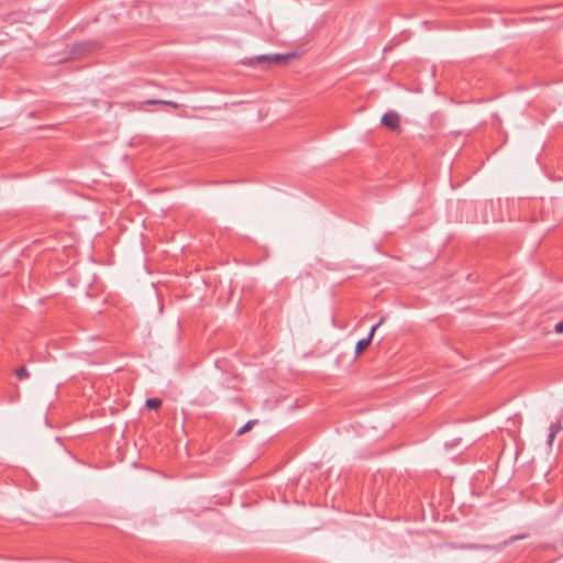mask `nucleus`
Instances as JSON below:
<instances>
[{
	"label": "nucleus",
	"mask_w": 563,
	"mask_h": 563,
	"mask_svg": "<svg viewBox=\"0 0 563 563\" xmlns=\"http://www.w3.org/2000/svg\"><path fill=\"white\" fill-rule=\"evenodd\" d=\"M161 103H164V104H168V106H172L174 108H178V103L174 102V101H159Z\"/></svg>",
	"instance_id": "12"
},
{
	"label": "nucleus",
	"mask_w": 563,
	"mask_h": 563,
	"mask_svg": "<svg viewBox=\"0 0 563 563\" xmlns=\"http://www.w3.org/2000/svg\"><path fill=\"white\" fill-rule=\"evenodd\" d=\"M554 331L556 333H563V320L558 322L555 325H554Z\"/></svg>",
	"instance_id": "10"
},
{
	"label": "nucleus",
	"mask_w": 563,
	"mask_h": 563,
	"mask_svg": "<svg viewBox=\"0 0 563 563\" xmlns=\"http://www.w3.org/2000/svg\"><path fill=\"white\" fill-rule=\"evenodd\" d=\"M523 538H526V534L514 536V537L510 538L509 543H512L516 540H520V539H523Z\"/></svg>",
	"instance_id": "11"
},
{
	"label": "nucleus",
	"mask_w": 563,
	"mask_h": 563,
	"mask_svg": "<svg viewBox=\"0 0 563 563\" xmlns=\"http://www.w3.org/2000/svg\"><path fill=\"white\" fill-rule=\"evenodd\" d=\"M562 430V422H561V419H558L555 422H552L551 426H550V429H549V434H548V444L549 446L552 445L554 439H555V435Z\"/></svg>",
	"instance_id": "3"
},
{
	"label": "nucleus",
	"mask_w": 563,
	"mask_h": 563,
	"mask_svg": "<svg viewBox=\"0 0 563 563\" xmlns=\"http://www.w3.org/2000/svg\"><path fill=\"white\" fill-rule=\"evenodd\" d=\"M384 321H385V317H382L380 320L371 328V331H369V333L367 335V336H371V341L373 340L375 331L380 327V324Z\"/></svg>",
	"instance_id": "9"
},
{
	"label": "nucleus",
	"mask_w": 563,
	"mask_h": 563,
	"mask_svg": "<svg viewBox=\"0 0 563 563\" xmlns=\"http://www.w3.org/2000/svg\"><path fill=\"white\" fill-rule=\"evenodd\" d=\"M89 44H86V43H79L76 45L75 47V54L76 55H80V54H84L86 52H88V48H89Z\"/></svg>",
	"instance_id": "8"
},
{
	"label": "nucleus",
	"mask_w": 563,
	"mask_h": 563,
	"mask_svg": "<svg viewBox=\"0 0 563 563\" xmlns=\"http://www.w3.org/2000/svg\"><path fill=\"white\" fill-rule=\"evenodd\" d=\"M292 56H294L292 54H273V55H261V56H257L256 58L258 62L268 60L271 63L272 62L284 63Z\"/></svg>",
	"instance_id": "2"
},
{
	"label": "nucleus",
	"mask_w": 563,
	"mask_h": 563,
	"mask_svg": "<svg viewBox=\"0 0 563 563\" xmlns=\"http://www.w3.org/2000/svg\"><path fill=\"white\" fill-rule=\"evenodd\" d=\"M380 123L393 131H397L400 128V117L395 111H388L382 117Z\"/></svg>",
	"instance_id": "1"
},
{
	"label": "nucleus",
	"mask_w": 563,
	"mask_h": 563,
	"mask_svg": "<svg viewBox=\"0 0 563 563\" xmlns=\"http://www.w3.org/2000/svg\"><path fill=\"white\" fill-rule=\"evenodd\" d=\"M257 423V420H249L238 432V435H241L247 431H250L255 424Z\"/></svg>",
	"instance_id": "7"
},
{
	"label": "nucleus",
	"mask_w": 563,
	"mask_h": 563,
	"mask_svg": "<svg viewBox=\"0 0 563 563\" xmlns=\"http://www.w3.org/2000/svg\"><path fill=\"white\" fill-rule=\"evenodd\" d=\"M15 375L21 380L30 378V373H29V371L26 369L25 366H21V367L16 368L15 369Z\"/></svg>",
	"instance_id": "6"
},
{
	"label": "nucleus",
	"mask_w": 563,
	"mask_h": 563,
	"mask_svg": "<svg viewBox=\"0 0 563 563\" xmlns=\"http://www.w3.org/2000/svg\"><path fill=\"white\" fill-rule=\"evenodd\" d=\"M145 406L148 409H158L162 406V400L159 398H148Z\"/></svg>",
	"instance_id": "5"
},
{
	"label": "nucleus",
	"mask_w": 563,
	"mask_h": 563,
	"mask_svg": "<svg viewBox=\"0 0 563 563\" xmlns=\"http://www.w3.org/2000/svg\"><path fill=\"white\" fill-rule=\"evenodd\" d=\"M371 344V336L360 340L355 346V355L358 356Z\"/></svg>",
	"instance_id": "4"
}]
</instances>
